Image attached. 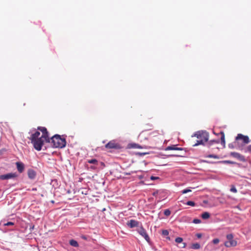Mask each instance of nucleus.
<instances>
[{
	"instance_id": "obj_1",
	"label": "nucleus",
	"mask_w": 251,
	"mask_h": 251,
	"mask_svg": "<svg viewBox=\"0 0 251 251\" xmlns=\"http://www.w3.org/2000/svg\"><path fill=\"white\" fill-rule=\"evenodd\" d=\"M37 131H35L29 138L34 148L38 151L41 150L44 142L51 143L54 148H63L66 146V142L64 138L56 134L50 139L49 133L46 127L39 126Z\"/></svg>"
},
{
	"instance_id": "obj_2",
	"label": "nucleus",
	"mask_w": 251,
	"mask_h": 251,
	"mask_svg": "<svg viewBox=\"0 0 251 251\" xmlns=\"http://www.w3.org/2000/svg\"><path fill=\"white\" fill-rule=\"evenodd\" d=\"M192 137H196L198 139L197 143L193 145L195 147L199 145H203L206 142L209 138V134L206 131H199L196 132Z\"/></svg>"
},
{
	"instance_id": "obj_3",
	"label": "nucleus",
	"mask_w": 251,
	"mask_h": 251,
	"mask_svg": "<svg viewBox=\"0 0 251 251\" xmlns=\"http://www.w3.org/2000/svg\"><path fill=\"white\" fill-rule=\"evenodd\" d=\"M250 142V139L248 136L242 134H238L235 138V144L238 145V149L242 150L244 146Z\"/></svg>"
},
{
	"instance_id": "obj_4",
	"label": "nucleus",
	"mask_w": 251,
	"mask_h": 251,
	"mask_svg": "<svg viewBox=\"0 0 251 251\" xmlns=\"http://www.w3.org/2000/svg\"><path fill=\"white\" fill-rule=\"evenodd\" d=\"M105 147L107 149H119L120 148V146L115 141L112 140L106 144Z\"/></svg>"
},
{
	"instance_id": "obj_5",
	"label": "nucleus",
	"mask_w": 251,
	"mask_h": 251,
	"mask_svg": "<svg viewBox=\"0 0 251 251\" xmlns=\"http://www.w3.org/2000/svg\"><path fill=\"white\" fill-rule=\"evenodd\" d=\"M17 176L16 173H10L0 176V180H7L16 178Z\"/></svg>"
},
{
	"instance_id": "obj_6",
	"label": "nucleus",
	"mask_w": 251,
	"mask_h": 251,
	"mask_svg": "<svg viewBox=\"0 0 251 251\" xmlns=\"http://www.w3.org/2000/svg\"><path fill=\"white\" fill-rule=\"evenodd\" d=\"M138 232L148 242H150V237L149 235H148L146 230L142 227H140L138 229Z\"/></svg>"
},
{
	"instance_id": "obj_7",
	"label": "nucleus",
	"mask_w": 251,
	"mask_h": 251,
	"mask_svg": "<svg viewBox=\"0 0 251 251\" xmlns=\"http://www.w3.org/2000/svg\"><path fill=\"white\" fill-rule=\"evenodd\" d=\"M230 155L241 161H244L245 160V157L243 155L236 152H231Z\"/></svg>"
},
{
	"instance_id": "obj_8",
	"label": "nucleus",
	"mask_w": 251,
	"mask_h": 251,
	"mask_svg": "<svg viewBox=\"0 0 251 251\" xmlns=\"http://www.w3.org/2000/svg\"><path fill=\"white\" fill-rule=\"evenodd\" d=\"M139 222L134 220H130L127 222V225L130 228L137 227L138 226Z\"/></svg>"
},
{
	"instance_id": "obj_9",
	"label": "nucleus",
	"mask_w": 251,
	"mask_h": 251,
	"mask_svg": "<svg viewBox=\"0 0 251 251\" xmlns=\"http://www.w3.org/2000/svg\"><path fill=\"white\" fill-rule=\"evenodd\" d=\"M17 169L20 173H22L25 169V165L23 163L21 162H17L16 163Z\"/></svg>"
},
{
	"instance_id": "obj_10",
	"label": "nucleus",
	"mask_w": 251,
	"mask_h": 251,
	"mask_svg": "<svg viewBox=\"0 0 251 251\" xmlns=\"http://www.w3.org/2000/svg\"><path fill=\"white\" fill-rule=\"evenodd\" d=\"M237 245V242L233 239L225 243V245L226 247H235Z\"/></svg>"
},
{
	"instance_id": "obj_11",
	"label": "nucleus",
	"mask_w": 251,
	"mask_h": 251,
	"mask_svg": "<svg viewBox=\"0 0 251 251\" xmlns=\"http://www.w3.org/2000/svg\"><path fill=\"white\" fill-rule=\"evenodd\" d=\"M27 175L30 179H33L36 177V173L33 169H29L27 171Z\"/></svg>"
},
{
	"instance_id": "obj_12",
	"label": "nucleus",
	"mask_w": 251,
	"mask_h": 251,
	"mask_svg": "<svg viewBox=\"0 0 251 251\" xmlns=\"http://www.w3.org/2000/svg\"><path fill=\"white\" fill-rule=\"evenodd\" d=\"M170 150H176V151H182L183 149L182 148H178L176 147V145H172L167 147L165 149V151H170Z\"/></svg>"
},
{
	"instance_id": "obj_13",
	"label": "nucleus",
	"mask_w": 251,
	"mask_h": 251,
	"mask_svg": "<svg viewBox=\"0 0 251 251\" xmlns=\"http://www.w3.org/2000/svg\"><path fill=\"white\" fill-rule=\"evenodd\" d=\"M70 244L73 246V247H77L78 246V243L75 241V240H71L70 241Z\"/></svg>"
},
{
	"instance_id": "obj_14",
	"label": "nucleus",
	"mask_w": 251,
	"mask_h": 251,
	"mask_svg": "<svg viewBox=\"0 0 251 251\" xmlns=\"http://www.w3.org/2000/svg\"><path fill=\"white\" fill-rule=\"evenodd\" d=\"M201 217L203 219H207L210 217V214L208 212H205L201 215Z\"/></svg>"
},
{
	"instance_id": "obj_15",
	"label": "nucleus",
	"mask_w": 251,
	"mask_h": 251,
	"mask_svg": "<svg viewBox=\"0 0 251 251\" xmlns=\"http://www.w3.org/2000/svg\"><path fill=\"white\" fill-rule=\"evenodd\" d=\"M235 141L234 142H233V143L228 144V147L231 149H233L234 148L238 149V145L235 144Z\"/></svg>"
},
{
	"instance_id": "obj_16",
	"label": "nucleus",
	"mask_w": 251,
	"mask_h": 251,
	"mask_svg": "<svg viewBox=\"0 0 251 251\" xmlns=\"http://www.w3.org/2000/svg\"><path fill=\"white\" fill-rule=\"evenodd\" d=\"M220 134H221V143L222 144H225V134L224 132H221Z\"/></svg>"
},
{
	"instance_id": "obj_17",
	"label": "nucleus",
	"mask_w": 251,
	"mask_h": 251,
	"mask_svg": "<svg viewBox=\"0 0 251 251\" xmlns=\"http://www.w3.org/2000/svg\"><path fill=\"white\" fill-rule=\"evenodd\" d=\"M87 162L90 164H94L97 165L98 164V160L96 159H89L87 160Z\"/></svg>"
},
{
	"instance_id": "obj_18",
	"label": "nucleus",
	"mask_w": 251,
	"mask_h": 251,
	"mask_svg": "<svg viewBox=\"0 0 251 251\" xmlns=\"http://www.w3.org/2000/svg\"><path fill=\"white\" fill-rule=\"evenodd\" d=\"M192 248L195 250H198L200 248V245L198 243H195L192 244Z\"/></svg>"
},
{
	"instance_id": "obj_19",
	"label": "nucleus",
	"mask_w": 251,
	"mask_h": 251,
	"mask_svg": "<svg viewBox=\"0 0 251 251\" xmlns=\"http://www.w3.org/2000/svg\"><path fill=\"white\" fill-rule=\"evenodd\" d=\"M164 214L166 216H169L171 214V211L169 209H166L164 212Z\"/></svg>"
},
{
	"instance_id": "obj_20",
	"label": "nucleus",
	"mask_w": 251,
	"mask_h": 251,
	"mask_svg": "<svg viewBox=\"0 0 251 251\" xmlns=\"http://www.w3.org/2000/svg\"><path fill=\"white\" fill-rule=\"evenodd\" d=\"M182 241H183V239L181 237H177L175 239V241L177 243H181L182 242Z\"/></svg>"
},
{
	"instance_id": "obj_21",
	"label": "nucleus",
	"mask_w": 251,
	"mask_h": 251,
	"mask_svg": "<svg viewBox=\"0 0 251 251\" xmlns=\"http://www.w3.org/2000/svg\"><path fill=\"white\" fill-rule=\"evenodd\" d=\"M186 204L188 205L194 206L195 205V203L192 201H188L187 202Z\"/></svg>"
},
{
	"instance_id": "obj_22",
	"label": "nucleus",
	"mask_w": 251,
	"mask_h": 251,
	"mask_svg": "<svg viewBox=\"0 0 251 251\" xmlns=\"http://www.w3.org/2000/svg\"><path fill=\"white\" fill-rule=\"evenodd\" d=\"M245 152H249L251 153V145L248 146L247 147V148H246L245 149Z\"/></svg>"
},
{
	"instance_id": "obj_23",
	"label": "nucleus",
	"mask_w": 251,
	"mask_h": 251,
	"mask_svg": "<svg viewBox=\"0 0 251 251\" xmlns=\"http://www.w3.org/2000/svg\"><path fill=\"white\" fill-rule=\"evenodd\" d=\"M223 163H228V164H236L235 162L231 161L230 160H225L223 161Z\"/></svg>"
},
{
	"instance_id": "obj_24",
	"label": "nucleus",
	"mask_w": 251,
	"mask_h": 251,
	"mask_svg": "<svg viewBox=\"0 0 251 251\" xmlns=\"http://www.w3.org/2000/svg\"><path fill=\"white\" fill-rule=\"evenodd\" d=\"M226 238L229 241L230 240L232 239L233 238V236L231 234H227L226 235Z\"/></svg>"
},
{
	"instance_id": "obj_25",
	"label": "nucleus",
	"mask_w": 251,
	"mask_h": 251,
	"mask_svg": "<svg viewBox=\"0 0 251 251\" xmlns=\"http://www.w3.org/2000/svg\"><path fill=\"white\" fill-rule=\"evenodd\" d=\"M193 222L194 224H200L201 222V220L198 219H195L193 220Z\"/></svg>"
},
{
	"instance_id": "obj_26",
	"label": "nucleus",
	"mask_w": 251,
	"mask_h": 251,
	"mask_svg": "<svg viewBox=\"0 0 251 251\" xmlns=\"http://www.w3.org/2000/svg\"><path fill=\"white\" fill-rule=\"evenodd\" d=\"M190 192H191V190L190 189H184L182 191V193L186 194V193Z\"/></svg>"
},
{
	"instance_id": "obj_27",
	"label": "nucleus",
	"mask_w": 251,
	"mask_h": 251,
	"mask_svg": "<svg viewBox=\"0 0 251 251\" xmlns=\"http://www.w3.org/2000/svg\"><path fill=\"white\" fill-rule=\"evenodd\" d=\"M4 225L5 226H13V225H14V223L11 222H8L7 223L4 224Z\"/></svg>"
},
{
	"instance_id": "obj_28",
	"label": "nucleus",
	"mask_w": 251,
	"mask_h": 251,
	"mask_svg": "<svg viewBox=\"0 0 251 251\" xmlns=\"http://www.w3.org/2000/svg\"><path fill=\"white\" fill-rule=\"evenodd\" d=\"M208 157L209 158H219V157L217 155H214V154L209 155L208 156Z\"/></svg>"
},
{
	"instance_id": "obj_29",
	"label": "nucleus",
	"mask_w": 251,
	"mask_h": 251,
	"mask_svg": "<svg viewBox=\"0 0 251 251\" xmlns=\"http://www.w3.org/2000/svg\"><path fill=\"white\" fill-rule=\"evenodd\" d=\"M219 239L218 238H216L213 240L212 242L214 244H217L219 243Z\"/></svg>"
},
{
	"instance_id": "obj_30",
	"label": "nucleus",
	"mask_w": 251,
	"mask_h": 251,
	"mask_svg": "<svg viewBox=\"0 0 251 251\" xmlns=\"http://www.w3.org/2000/svg\"><path fill=\"white\" fill-rule=\"evenodd\" d=\"M230 191L233 193H236L237 192V189L234 186L232 187L230 189Z\"/></svg>"
},
{
	"instance_id": "obj_31",
	"label": "nucleus",
	"mask_w": 251,
	"mask_h": 251,
	"mask_svg": "<svg viewBox=\"0 0 251 251\" xmlns=\"http://www.w3.org/2000/svg\"><path fill=\"white\" fill-rule=\"evenodd\" d=\"M162 234L164 235H168L169 234V232L167 230H163L162 231Z\"/></svg>"
},
{
	"instance_id": "obj_32",
	"label": "nucleus",
	"mask_w": 251,
	"mask_h": 251,
	"mask_svg": "<svg viewBox=\"0 0 251 251\" xmlns=\"http://www.w3.org/2000/svg\"><path fill=\"white\" fill-rule=\"evenodd\" d=\"M158 134V132L156 131H152L150 133V135H152L153 136H156V134Z\"/></svg>"
},
{
	"instance_id": "obj_33",
	"label": "nucleus",
	"mask_w": 251,
	"mask_h": 251,
	"mask_svg": "<svg viewBox=\"0 0 251 251\" xmlns=\"http://www.w3.org/2000/svg\"><path fill=\"white\" fill-rule=\"evenodd\" d=\"M158 178H159L158 177H155V176H151V180H154V179H158Z\"/></svg>"
},
{
	"instance_id": "obj_34",
	"label": "nucleus",
	"mask_w": 251,
	"mask_h": 251,
	"mask_svg": "<svg viewBox=\"0 0 251 251\" xmlns=\"http://www.w3.org/2000/svg\"><path fill=\"white\" fill-rule=\"evenodd\" d=\"M197 237L198 238H200L201 237V234H200V233H198L197 234Z\"/></svg>"
},
{
	"instance_id": "obj_35",
	"label": "nucleus",
	"mask_w": 251,
	"mask_h": 251,
	"mask_svg": "<svg viewBox=\"0 0 251 251\" xmlns=\"http://www.w3.org/2000/svg\"><path fill=\"white\" fill-rule=\"evenodd\" d=\"M170 156H179L180 155H178V154H172V155H170Z\"/></svg>"
},
{
	"instance_id": "obj_36",
	"label": "nucleus",
	"mask_w": 251,
	"mask_h": 251,
	"mask_svg": "<svg viewBox=\"0 0 251 251\" xmlns=\"http://www.w3.org/2000/svg\"><path fill=\"white\" fill-rule=\"evenodd\" d=\"M212 142H215L216 143H219V141H216V140H213V141H212Z\"/></svg>"
},
{
	"instance_id": "obj_37",
	"label": "nucleus",
	"mask_w": 251,
	"mask_h": 251,
	"mask_svg": "<svg viewBox=\"0 0 251 251\" xmlns=\"http://www.w3.org/2000/svg\"><path fill=\"white\" fill-rule=\"evenodd\" d=\"M82 238H83L84 240H86L87 239V238L85 236H82Z\"/></svg>"
},
{
	"instance_id": "obj_38",
	"label": "nucleus",
	"mask_w": 251,
	"mask_h": 251,
	"mask_svg": "<svg viewBox=\"0 0 251 251\" xmlns=\"http://www.w3.org/2000/svg\"><path fill=\"white\" fill-rule=\"evenodd\" d=\"M32 191H36L37 190V188H32Z\"/></svg>"
},
{
	"instance_id": "obj_39",
	"label": "nucleus",
	"mask_w": 251,
	"mask_h": 251,
	"mask_svg": "<svg viewBox=\"0 0 251 251\" xmlns=\"http://www.w3.org/2000/svg\"><path fill=\"white\" fill-rule=\"evenodd\" d=\"M136 148H140V146H139V145H136Z\"/></svg>"
},
{
	"instance_id": "obj_40",
	"label": "nucleus",
	"mask_w": 251,
	"mask_h": 251,
	"mask_svg": "<svg viewBox=\"0 0 251 251\" xmlns=\"http://www.w3.org/2000/svg\"><path fill=\"white\" fill-rule=\"evenodd\" d=\"M167 239H168V240H170V237H167Z\"/></svg>"
}]
</instances>
